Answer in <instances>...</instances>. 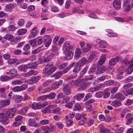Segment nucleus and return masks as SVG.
Wrapping results in <instances>:
<instances>
[{
    "mask_svg": "<svg viewBox=\"0 0 133 133\" xmlns=\"http://www.w3.org/2000/svg\"><path fill=\"white\" fill-rule=\"evenodd\" d=\"M91 45L87 44L82 49V51L84 53H87L90 50L92 47Z\"/></svg>",
    "mask_w": 133,
    "mask_h": 133,
    "instance_id": "nucleus-19",
    "label": "nucleus"
},
{
    "mask_svg": "<svg viewBox=\"0 0 133 133\" xmlns=\"http://www.w3.org/2000/svg\"><path fill=\"white\" fill-rule=\"evenodd\" d=\"M4 38L5 39L8 40L9 41L11 42L13 41L14 40L13 36L9 34H6Z\"/></svg>",
    "mask_w": 133,
    "mask_h": 133,
    "instance_id": "nucleus-30",
    "label": "nucleus"
},
{
    "mask_svg": "<svg viewBox=\"0 0 133 133\" xmlns=\"http://www.w3.org/2000/svg\"><path fill=\"white\" fill-rule=\"evenodd\" d=\"M74 55L72 52H70L66 54L65 56V58L66 59H71L72 58Z\"/></svg>",
    "mask_w": 133,
    "mask_h": 133,
    "instance_id": "nucleus-37",
    "label": "nucleus"
},
{
    "mask_svg": "<svg viewBox=\"0 0 133 133\" xmlns=\"http://www.w3.org/2000/svg\"><path fill=\"white\" fill-rule=\"evenodd\" d=\"M100 133H109L110 130L105 128H100Z\"/></svg>",
    "mask_w": 133,
    "mask_h": 133,
    "instance_id": "nucleus-44",
    "label": "nucleus"
},
{
    "mask_svg": "<svg viewBox=\"0 0 133 133\" xmlns=\"http://www.w3.org/2000/svg\"><path fill=\"white\" fill-rule=\"evenodd\" d=\"M37 35V34L35 31L31 32L29 34L28 38V39L33 38L35 37Z\"/></svg>",
    "mask_w": 133,
    "mask_h": 133,
    "instance_id": "nucleus-45",
    "label": "nucleus"
},
{
    "mask_svg": "<svg viewBox=\"0 0 133 133\" xmlns=\"http://www.w3.org/2000/svg\"><path fill=\"white\" fill-rule=\"evenodd\" d=\"M63 90L64 94L66 95H70L71 93V91L69 88V84H65L63 85Z\"/></svg>",
    "mask_w": 133,
    "mask_h": 133,
    "instance_id": "nucleus-4",
    "label": "nucleus"
},
{
    "mask_svg": "<svg viewBox=\"0 0 133 133\" xmlns=\"http://www.w3.org/2000/svg\"><path fill=\"white\" fill-rule=\"evenodd\" d=\"M102 86H103V85L101 84H99L97 86H96L94 88H91L89 89L88 90V91L89 92H93L96 91H98L99 90V87Z\"/></svg>",
    "mask_w": 133,
    "mask_h": 133,
    "instance_id": "nucleus-18",
    "label": "nucleus"
},
{
    "mask_svg": "<svg viewBox=\"0 0 133 133\" xmlns=\"http://www.w3.org/2000/svg\"><path fill=\"white\" fill-rule=\"evenodd\" d=\"M58 54V52L56 51L55 53H52L50 54L49 55L45 57V58L47 60V62H48L50 61V59L56 56Z\"/></svg>",
    "mask_w": 133,
    "mask_h": 133,
    "instance_id": "nucleus-21",
    "label": "nucleus"
},
{
    "mask_svg": "<svg viewBox=\"0 0 133 133\" xmlns=\"http://www.w3.org/2000/svg\"><path fill=\"white\" fill-rule=\"evenodd\" d=\"M75 64L74 63H73L70 64V65L68 66L65 70H64L63 72L64 73H66Z\"/></svg>",
    "mask_w": 133,
    "mask_h": 133,
    "instance_id": "nucleus-46",
    "label": "nucleus"
},
{
    "mask_svg": "<svg viewBox=\"0 0 133 133\" xmlns=\"http://www.w3.org/2000/svg\"><path fill=\"white\" fill-rule=\"evenodd\" d=\"M81 108L80 104L78 103H76L75 105L74 108V111H78Z\"/></svg>",
    "mask_w": 133,
    "mask_h": 133,
    "instance_id": "nucleus-52",
    "label": "nucleus"
},
{
    "mask_svg": "<svg viewBox=\"0 0 133 133\" xmlns=\"http://www.w3.org/2000/svg\"><path fill=\"white\" fill-rule=\"evenodd\" d=\"M133 71V65H130L126 69L125 72L128 74H130Z\"/></svg>",
    "mask_w": 133,
    "mask_h": 133,
    "instance_id": "nucleus-31",
    "label": "nucleus"
},
{
    "mask_svg": "<svg viewBox=\"0 0 133 133\" xmlns=\"http://www.w3.org/2000/svg\"><path fill=\"white\" fill-rule=\"evenodd\" d=\"M10 101L7 100H3L0 102V107H5L8 105L9 104Z\"/></svg>",
    "mask_w": 133,
    "mask_h": 133,
    "instance_id": "nucleus-24",
    "label": "nucleus"
},
{
    "mask_svg": "<svg viewBox=\"0 0 133 133\" xmlns=\"http://www.w3.org/2000/svg\"><path fill=\"white\" fill-rule=\"evenodd\" d=\"M34 71L33 70H31L24 75L26 77L28 76H31L34 74Z\"/></svg>",
    "mask_w": 133,
    "mask_h": 133,
    "instance_id": "nucleus-57",
    "label": "nucleus"
},
{
    "mask_svg": "<svg viewBox=\"0 0 133 133\" xmlns=\"http://www.w3.org/2000/svg\"><path fill=\"white\" fill-rule=\"evenodd\" d=\"M96 42L99 43V46L101 48H104L107 46V43L104 40H101L99 39L96 40Z\"/></svg>",
    "mask_w": 133,
    "mask_h": 133,
    "instance_id": "nucleus-12",
    "label": "nucleus"
},
{
    "mask_svg": "<svg viewBox=\"0 0 133 133\" xmlns=\"http://www.w3.org/2000/svg\"><path fill=\"white\" fill-rule=\"evenodd\" d=\"M90 63L88 62V59H87L85 57H83L78 61L77 64L78 65L82 66L85 63Z\"/></svg>",
    "mask_w": 133,
    "mask_h": 133,
    "instance_id": "nucleus-11",
    "label": "nucleus"
},
{
    "mask_svg": "<svg viewBox=\"0 0 133 133\" xmlns=\"http://www.w3.org/2000/svg\"><path fill=\"white\" fill-rule=\"evenodd\" d=\"M41 105L42 104H39L36 102H34L32 105V109L34 110L39 109L41 108Z\"/></svg>",
    "mask_w": 133,
    "mask_h": 133,
    "instance_id": "nucleus-27",
    "label": "nucleus"
},
{
    "mask_svg": "<svg viewBox=\"0 0 133 133\" xmlns=\"http://www.w3.org/2000/svg\"><path fill=\"white\" fill-rule=\"evenodd\" d=\"M17 61V59H10L8 60V63L9 64H12L15 63Z\"/></svg>",
    "mask_w": 133,
    "mask_h": 133,
    "instance_id": "nucleus-55",
    "label": "nucleus"
},
{
    "mask_svg": "<svg viewBox=\"0 0 133 133\" xmlns=\"http://www.w3.org/2000/svg\"><path fill=\"white\" fill-rule=\"evenodd\" d=\"M53 107V105H50L42 109V112L44 114L50 113L51 112V108H52Z\"/></svg>",
    "mask_w": 133,
    "mask_h": 133,
    "instance_id": "nucleus-23",
    "label": "nucleus"
},
{
    "mask_svg": "<svg viewBox=\"0 0 133 133\" xmlns=\"http://www.w3.org/2000/svg\"><path fill=\"white\" fill-rule=\"evenodd\" d=\"M60 108L58 107L54 108L52 110V113L53 114H56L59 111Z\"/></svg>",
    "mask_w": 133,
    "mask_h": 133,
    "instance_id": "nucleus-58",
    "label": "nucleus"
},
{
    "mask_svg": "<svg viewBox=\"0 0 133 133\" xmlns=\"http://www.w3.org/2000/svg\"><path fill=\"white\" fill-rule=\"evenodd\" d=\"M103 94L104 98H107L110 96V94L109 92L105 90L104 91V93Z\"/></svg>",
    "mask_w": 133,
    "mask_h": 133,
    "instance_id": "nucleus-59",
    "label": "nucleus"
},
{
    "mask_svg": "<svg viewBox=\"0 0 133 133\" xmlns=\"http://www.w3.org/2000/svg\"><path fill=\"white\" fill-rule=\"evenodd\" d=\"M51 11L53 12H57L58 11V8L55 6H54L52 7L51 8Z\"/></svg>",
    "mask_w": 133,
    "mask_h": 133,
    "instance_id": "nucleus-54",
    "label": "nucleus"
},
{
    "mask_svg": "<svg viewBox=\"0 0 133 133\" xmlns=\"http://www.w3.org/2000/svg\"><path fill=\"white\" fill-rule=\"evenodd\" d=\"M28 42L32 46H35L37 45V41H36L35 39L30 40L28 41Z\"/></svg>",
    "mask_w": 133,
    "mask_h": 133,
    "instance_id": "nucleus-38",
    "label": "nucleus"
},
{
    "mask_svg": "<svg viewBox=\"0 0 133 133\" xmlns=\"http://www.w3.org/2000/svg\"><path fill=\"white\" fill-rule=\"evenodd\" d=\"M115 98L120 101H123L125 98V97L123 94L120 92L117 93L115 95Z\"/></svg>",
    "mask_w": 133,
    "mask_h": 133,
    "instance_id": "nucleus-22",
    "label": "nucleus"
},
{
    "mask_svg": "<svg viewBox=\"0 0 133 133\" xmlns=\"http://www.w3.org/2000/svg\"><path fill=\"white\" fill-rule=\"evenodd\" d=\"M118 87H114L112 88L111 90L110 91L112 94H114L118 90Z\"/></svg>",
    "mask_w": 133,
    "mask_h": 133,
    "instance_id": "nucleus-61",
    "label": "nucleus"
},
{
    "mask_svg": "<svg viewBox=\"0 0 133 133\" xmlns=\"http://www.w3.org/2000/svg\"><path fill=\"white\" fill-rule=\"evenodd\" d=\"M62 83V80H60L59 81L54 83L52 85V87L53 89H57L58 88L59 86L61 85Z\"/></svg>",
    "mask_w": 133,
    "mask_h": 133,
    "instance_id": "nucleus-17",
    "label": "nucleus"
},
{
    "mask_svg": "<svg viewBox=\"0 0 133 133\" xmlns=\"http://www.w3.org/2000/svg\"><path fill=\"white\" fill-rule=\"evenodd\" d=\"M111 105L114 107H117L122 105L120 101L115 100L112 102Z\"/></svg>",
    "mask_w": 133,
    "mask_h": 133,
    "instance_id": "nucleus-25",
    "label": "nucleus"
},
{
    "mask_svg": "<svg viewBox=\"0 0 133 133\" xmlns=\"http://www.w3.org/2000/svg\"><path fill=\"white\" fill-rule=\"evenodd\" d=\"M89 67L88 66H86L80 72V74L81 75H84L88 69Z\"/></svg>",
    "mask_w": 133,
    "mask_h": 133,
    "instance_id": "nucleus-63",
    "label": "nucleus"
},
{
    "mask_svg": "<svg viewBox=\"0 0 133 133\" xmlns=\"http://www.w3.org/2000/svg\"><path fill=\"white\" fill-rule=\"evenodd\" d=\"M51 127V129L48 126H45L44 128L42 129L44 131V132L43 133H50V132L52 130V128H54V127Z\"/></svg>",
    "mask_w": 133,
    "mask_h": 133,
    "instance_id": "nucleus-35",
    "label": "nucleus"
},
{
    "mask_svg": "<svg viewBox=\"0 0 133 133\" xmlns=\"http://www.w3.org/2000/svg\"><path fill=\"white\" fill-rule=\"evenodd\" d=\"M10 75L11 78L14 77L17 75V70L15 69H12L10 71Z\"/></svg>",
    "mask_w": 133,
    "mask_h": 133,
    "instance_id": "nucleus-32",
    "label": "nucleus"
},
{
    "mask_svg": "<svg viewBox=\"0 0 133 133\" xmlns=\"http://www.w3.org/2000/svg\"><path fill=\"white\" fill-rule=\"evenodd\" d=\"M40 77L39 76H33L30 79L25 81V84H31L37 82L40 79Z\"/></svg>",
    "mask_w": 133,
    "mask_h": 133,
    "instance_id": "nucleus-3",
    "label": "nucleus"
},
{
    "mask_svg": "<svg viewBox=\"0 0 133 133\" xmlns=\"http://www.w3.org/2000/svg\"><path fill=\"white\" fill-rule=\"evenodd\" d=\"M27 99V97L25 96V97L23 98L22 97L21 95H17V103H19L22 101H25Z\"/></svg>",
    "mask_w": 133,
    "mask_h": 133,
    "instance_id": "nucleus-39",
    "label": "nucleus"
},
{
    "mask_svg": "<svg viewBox=\"0 0 133 133\" xmlns=\"http://www.w3.org/2000/svg\"><path fill=\"white\" fill-rule=\"evenodd\" d=\"M113 5L117 10H119L121 8V2L120 0H115L113 2Z\"/></svg>",
    "mask_w": 133,
    "mask_h": 133,
    "instance_id": "nucleus-14",
    "label": "nucleus"
},
{
    "mask_svg": "<svg viewBox=\"0 0 133 133\" xmlns=\"http://www.w3.org/2000/svg\"><path fill=\"white\" fill-rule=\"evenodd\" d=\"M38 61L39 64H42L44 63H47L45 58H41L38 59Z\"/></svg>",
    "mask_w": 133,
    "mask_h": 133,
    "instance_id": "nucleus-49",
    "label": "nucleus"
},
{
    "mask_svg": "<svg viewBox=\"0 0 133 133\" xmlns=\"http://www.w3.org/2000/svg\"><path fill=\"white\" fill-rule=\"evenodd\" d=\"M14 113L15 112L14 109L9 110L6 112V114L8 117L11 118H12L14 116Z\"/></svg>",
    "mask_w": 133,
    "mask_h": 133,
    "instance_id": "nucleus-26",
    "label": "nucleus"
},
{
    "mask_svg": "<svg viewBox=\"0 0 133 133\" xmlns=\"http://www.w3.org/2000/svg\"><path fill=\"white\" fill-rule=\"evenodd\" d=\"M27 69H34L36 67L37 65L36 62H31L26 65Z\"/></svg>",
    "mask_w": 133,
    "mask_h": 133,
    "instance_id": "nucleus-28",
    "label": "nucleus"
},
{
    "mask_svg": "<svg viewBox=\"0 0 133 133\" xmlns=\"http://www.w3.org/2000/svg\"><path fill=\"white\" fill-rule=\"evenodd\" d=\"M95 76L93 75H90L86 77L85 78L83 79L82 81H86L88 80H91L94 78Z\"/></svg>",
    "mask_w": 133,
    "mask_h": 133,
    "instance_id": "nucleus-41",
    "label": "nucleus"
},
{
    "mask_svg": "<svg viewBox=\"0 0 133 133\" xmlns=\"http://www.w3.org/2000/svg\"><path fill=\"white\" fill-rule=\"evenodd\" d=\"M55 76V79H57L60 78L62 75V73L61 72H57L54 75Z\"/></svg>",
    "mask_w": 133,
    "mask_h": 133,
    "instance_id": "nucleus-47",
    "label": "nucleus"
},
{
    "mask_svg": "<svg viewBox=\"0 0 133 133\" xmlns=\"http://www.w3.org/2000/svg\"><path fill=\"white\" fill-rule=\"evenodd\" d=\"M63 49L65 51H68L72 48V46L70 45V43L69 41L66 42L63 46Z\"/></svg>",
    "mask_w": 133,
    "mask_h": 133,
    "instance_id": "nucleus-10",
    "label": "nucleus"
},
{
    "mask_svg": "<svg viewBox=\"0 0 133 133\" xmlns=\"http://www.w3.org/2000/svg\"><path fill=\"white\" fill-rule=\"evenodd\" d=\"M81 54V50L78 49H77L76 50L75 54V57L77 58L81 57V56L80 54Z\"/></svg>",
    "mask_w": 133,
    "mask_h": 133,
    "instance_id": "nucleus-40",
    "label": "nucleus"
},
{
    "mask_svg": "<svg viewBox=\"0 0 133 133\" xmlns=\"http://www.w3.org/2000/svg\"><path fill=\"white\" fill-rule=\"evenodd\" d=\"M28 109V107H25L24 108H23L22 109L19 110V113L22 115H23L25 114L27 111Z\"/></svg>",
    "mask_w": 133,
    "mask_h": 133,
    "instance_id": "nucleus-42",
    "label": "nucleus"
},
{
    "mask_svg": "<svg viewBox=\"0 0 133 133\" xmlns=\"http://www.w3.org/2000/svg\"><path fill=\"white\" fill-rule=\"evenodd\" d=\"M41 51V49L40 48H38L36 49H35L32 51V53L33 54H37L39 53Z\"/></svg>",
    "mask_w": 133,
    "mask_h": 133,
    "instance_id": "nucleus-56",
    "label": "nucleus"
},
{
    "mask_svg": "<svg viewBox=\"0 0 133 133\" xmlns=\"http://www.w3.org/2000/svg\"><path fill=\"white\" fill-rule=\"evenodd\" d=\"M97 53L94 51H92L90 52V55L88 57V61L89 62H91L92 61L93 59L97 57Z\"/></svg>",
    "mask_w": 133,
    "mask_h": 133,
    "instance_id": "nucleus-8",
    "label": "nucleus"
},
{
    "mask_svg": "<svg viewBox=\"0 0 133 133\" xmlns=\"http://www.w3.org/2000/svg\"><path fill=\"white\" fill-rule=\"evenodd\" d=\"M103 94L101 91H99L97 92L95 94L97 98H100L102 97Z\"/></svg>",
    "mask_w": 133,
    "mask_h": 133,
    "instance_id": "nucleus-62",
    "label": "nucleus"
},
{
    "mask_svg": "<svg viewBox=\"0 0 133 133\" xmlns=\"http://www.w3.org/2000/svg\"><path fill=\"white\" fill-rule=\"evenodd\" d=\"M81 66H79L77 64V65L75 67L73 70V72L75 73H77L81 70Z\"/></svg>",
    "mask_w": 133,
    "mask_h": 133,
    "instance_id": "nucleus-50",
    "label": "nucleus"
},
{
    "mask_svg": "<svg viewBox=\"0 0 133 133\" xmlns=\"http://www.w3.org/2000/svg\"><path fill=\"white\" fill-rule=\"evenodd\" d=\"M12 78L8 76L2 75L0 77V80L2 82H6L11 79Z\"/></svg>",
    "mask_w": 133,
    "mask_h": 133,
    "instance_id": "nucleus-20",
    "label": "nucleus"
},
{
    "mask_svg": "<svg viewBox=\"0 0 133 133\" xmlns=\"http://www.w3.org/2000/svg\"><path fill=\"white\" fill-rule=\"evenodd\" d=\"M106 58V56L104 54L102 55L100 57L99 60L97 63L98 66H100L103 64L105 62Z\"/></svg>",
    "mask_w": 133,
    "mask_h": 133,
    "instance_id": "nucleus-13",
    "label": "nucleus"
},
{
    "mask_svg": "<svg viewBox=\"0 0 133 133\" xmlns=\"http://www.w3.org/2000/svg\"><path fill=\"white\" fill-rule=\"evenodd\" d=\"M114 83V81L113 80H109L105 82L106 85L107 86H110L113 84Z\"/></svg>",
    "mask_w": 133,
    "mask_h": 133,
    "instance_id": "nucleus-64",
    "label": "nucleus"
},
{
    "mask_svg": "<svg viewBox=\"0 0 133 133\" xmlns=\"http://www.w3.org/2000/svg\"><path fill=\"white\" fill-rule=\"evenodd\" d=\"M0 119H1L2 123L3 124H7L9 123V120L7 118L5 114L3 113H0Z\"/></svg>",
    "mask_w": 133,
    "mask_h": 133,
    "instance_id": "nucleus-7",
    "label": "nucleus"
},
{
    "mask_svg": "<svg viewBox=\"0 0 133 133\" xmlns=\"http://www.w3.org/2000/svg\"><path fill=\"white\" fill-rule=\"evenodd\" d=\"M27 85L26 84H23L20 86H17V91L24 90L27 88Z\"/></svg>",
    "mask_w": 133,
    "mask_h": 133,
    "instance_id": "nucleus-33",
    "label": "nucleus"
},
{
    "mask_svg": "<svg viewBox=\"0 0 133 133\" xmlns=\"http://www.w3.org/2000/svg\"><path fill=\"white\" fill-rule=\"evenodd\" d=\"M56 67L53 66L49 69L48 68L45 67L43 70V73L46 76H48L52 74L56 70Z\"/></svg>",
    "mask_w": 133,
    "mask_h": 133,
    "instance_id": "nucleus-1",
    "label": "nucleus"
},
{
    "mask_svg": "<svg viewBox=\"0 0 133 133\" xmlns=\"http://www.w3.org/2000/svg\"><path fill=\"white\" fill-rule=\"evenodd\" d=\"M106 69L105 66L103 65L101 67H99L96 72L97 74H100L103 73Z\"/></svg>",
    "mask_w": 133,
    "mask_h": 133,
    "instance_id": "nucleus-16",
    "label": "nucleus"
},
{
    "mask_svg": "<svg viewBox=\"0 0 133 133\" xmlns=\"http://www.w3.org/2000/svg\"><path fill=\"white\" fill-rule=\"evenodd\" d=\"M17 5L19 6L21 8L23 9H26L27 7V4L25 3H22L21 4L19 3L17 4Z\"/></svg>",
    "mask_w": 133,
    "mask_h": 133,
    "instance_id": "nucleus-48",
    "label": "nucleus"
},
{
    "mask_svg": "<svg viewBox=\"0 0 133 133\" xmlns=\"http://www.w3.org/2000/svg\"><path fill=\"white\" fill-rule=\"evenodd\" d=\"M43 44H45L46 47L48 46L50 44L51 42V40L49 39V36L48 35H45L44 38H42Z\"/></svg>",
    "mask_w": 133,
    "mask_h": 133,
    "instance_id": "nucleus-6",
    "label": "nucleus"
},
{
    "mask_svg": "<svg viewBox=\"0 0 133 133\" xmlns=\"http://www.w3.org/2000/svg\"><path fill=\"white\" fill-rule=\"evenodd\" d=\"M133 2H132L131 4H123V9L124 11L129 12L131 10L133 6Z\"/></svg>",
    "mask_w": 133,
    "mask_h": 133,
    "instance_id": "nucleus-9",
    "label": "nucleus"
},
{
    "mask_svg": "<svg viewBox=\"0 0 133 133\" xmlns=\"http://www.w3.org/2000/svg\"><path fill=\"white\" fill-rule=\"evenodd\" d=\"M132 84L131 83H129L124 85L123 88V90L122 91V92L125 95L128 96L131 94L130 92V91L128 90V89L132 86Z\"/></svg>",
    "mask_w": 133,
    "mask_h": 133,
    "instance_id": "nucleus-2",
    "label": "nucleus"
},
{
    "mask_svg": "<svg viewBox=\"0 0 133 133\" xmlns=\"http://www.w3.org/2000/svg\"><path fill=\"white\" fill-rule=\"evenodd\" d=\"M120 59V57L118 56L110 59L109 62V65L112 66L116 65Z\"/></svg>",
    "mask_w": 133,
    "mask_h": 133,
    "instance_id": "nucleus-5",
    "label": "nucleus"
},
{
    "mask_svg": "<svg viewBox=\"0 0 133 133\" xmlns=\"http://www.w3.org/2000/svg\"><path fill=\"white\" fill-rule=\"evenodd\" d=\"M27 32V30L25 29H21L17 31V33L19 35H23L25 34Z\"/></svg>",
    "mask_w": 133,
    "mask_h": 133,
    "instance_id": "nucleus-34",
    "label": "nucleus"
},
{
    "mask_svg": "<svg viewBox=\"0 0 133 133\" xmlns=\"http://www.w3.org/2000/svg\"><path fill=\"white\" fill-rule=\"evenodd\" d=\"M14 5L12 3L9 4L5 6L6 8L8 9H11L14 8Z\"/></svg>",
    "mask_w": 133,
    "mask_h": 133,
    "instance_id": "nucleus-60",
    "label": "nucleus"
},
{
    "mask_svg": "<svg viewBox=\"0 0 133 133\" xmlns=\"http://www.w3.org/2000/svg\"><path fill=\"white\" fill-rule=\"evenodd\" d=\"M5 89L4 88H0V96L1 97H4L5 96Z\"/></svg>",
    "mask_w": 133,
    "mask_h": 133,
    "instance_id": "nucleus-43",
    "label": "nucleus"
},
{
    "mask_svg": "<svg viewBox=\"0 0 133 133\" xmlns=\"http://www.w3.org/2000/svg\"><path fill=\"white\" fill-rule=\"evenodd\" d=\"M18 69L21 71H24L26 69H27L26 65H22L18 67Z\"/></svg>",
    "mask_w": 133,
    "mask_h": 133,
    "instance_id": "nucleus-51",
    "label": "nucleus"
},
{
    "mask_svg": "<svg viewBox=\"0 0 133 133\" xmlns=\"http://www.w3.org/2000/svg\"><path fill=\"white\" fill-rule=\"evenodd\" d=\"M30 46L28 44H26L23 47V50L25 52H23V54L24 55H28L30 52V51L29 50L30 49Z\"/></svg>",
    "mask_w": 133,
    "mask_h": 133,
    "instance_id": "nucleus-15",
    "label": "nucleus"
},
{
    "mask_svg": "<svg viewBox=\"0 0 133 133\" xmlns=\"http://www.w3.org/2000/svg\"><path fill=\"white\" fill-rule=\"evenodd\" d=\"M106 78V77L105 76H103L99 78H97V79L95 80L94 81V82L95 83H97L96 82H99L101 81H103Z\"/></svg>",
    "mask_w": 133,
    "mask_h": 133,
    "instance_id": "nucleus-53",
    "label": "nucleus"
},
{
    "mask_svg": "<svg viewBox=\"0 0 133 133\" xmlns=\"http://www.w3.org/2000/svg\"><path fill=\"white\" fill-rule=\"evenodd\" d=\"M55 94L54 92H52L49 95H45L46 99L48 98L50 99H54L55 96Z\"/></svg>",
    "mask_w": 133,
    "mask_h": 133,
    "instance_id": "nucleus-36",
    "label": "nucleus"
},
{
    "mask_svg": "<svg viewBox=\"0 0 133 133\" xmlns=\"http://www.w3.org/2000/svg\"><path fill=\"white\" fill-rule=\"evenodd\" d=\"M84 96V94H78L74 96V99L79 101L83 98Z\"/></svg>",
    "mask_w": 133,
    "mask_h": 133,
    "instance_id": "nucleus-29",
    "label": "nucleus"
}]
</instances>
